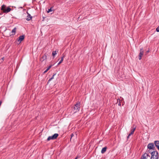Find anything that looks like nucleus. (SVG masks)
I'll return each instance as SVG.
<instances>
[{"instance_id": "nucleus-18", "label": "nucleus", "mask_w": 159, "mask_h": 159, "mask_svg": "<svg viewBox=\"0 0 159 159\" xmlns=\"http://www.w3.org/2000/svg\"><path fill=\"white\" fill-rule=\"evenodd\" d=\"M56 75V73H53V75L52 76V77L50 78V80H52V79H54V76L55 75Z\"/></svg>"}, {"instance_id": "nucleus-27", "label": "nucleus", "mask_w": 159, "mask_h": 159, "mask_svg": "<svg viewBox=\"0 0 159 159\" xmlns=\"http://www.w3.org/2000/svg\"><path fill=\"white\" fill-rule=\"evenodd\" d=\"M4 57H2L1 59L0 60H2L1 61H3L4 60Z\"/></svg>"}, {"instance_id": "nucleus-20", "label": "nucleus", "mask_w": 159, "mask_h": 159, "mask_svg": "<svg viewBox=\"0 0 159 159\" xmlns=\"http://www.w3.org/2000/svg\"><path fill=\"white\" fill-rule=\"evenodd\" d=\"M65 57V55L63 54L62 55V57H61V59L63 60L64 58Z\"/></svg>"}, {"instance_id": "nucleus-3", "label": "nucleus", "mask_w": 159, "mask_h": 159, "mask_svg": "<svg viewBox=\"0 0 159 159\" xmlns=\"http://www.w3.org/2000/svg\"><path fill=\"white\" fill-rule=\"evenodd\" d=\"M58 135H59L58 134H55L52 136H49L47 139V141H49L51 140L55 139L57 138Z\"/></svg>"}, {"instance_id": "nucleus-7", "label": "nucleus", "mask_w": 159, "mask_h": 159, "mask_svg": "<svg viewBox=\"0 0 159 159\" xmlns=\"http://www.w3.org/2000/svg\"><path fill=\"white\" fill-rule=\"evenodd\" d=\"M154 144L155 146L159 150V141L156 140L154 141Z\"/></svg>"}, {"instance_id": "nucleus-9", "label": "nucleus", "mask_w": 159, "mask_h": 159, "mask_svg": "<svg viewBox=\"0 0 159 159\" xmlns=\"http://www.w3.org/2000/svg\"><path fill=\"white\" fill-rule=\"evenodd\" d=\"M27 13L28 14V16H27V18L26 19V20L28 21L32 19V16H31L30 15V14H29L27 12Z\"/></svg>"}, {"instance_id": "nucleus-6", "label": "nucleus", "mask_w": 159, "mask_h": 159, "mask_svg": "<svg viewBox=\"0 0 159 159\" xmlns=\"http://www.w3.org/2000/svg\"><path fill=\"white\" fill-rule=\"evenodd\" d=\"M143 48H141L139 56V58L140 60L141 59L142 56L143 55Z\"/></svg>"}, {"instance_id": "nucleus-14", "label": "nucleus", "mask_w": 159, "mask_h": 159, "mask_svg": "<svg viewBox=\"0 0 159 159\" xmlns=\"http://www.w3.org/2000/svg\"><path fill=\"white\" fill-rule=\"evenodd\" d=\"M153 152V150L152 149H149L147 150L146 152L148 153L149 154V153H151V155L152 153V152Z\"/></svg>"}, {"instance_id": "nucleus-19", "label": "nucleus", "mask_w": 159, "mask_h": 159, "mask_svg": "<svg viewBox=\"0 0 159 159\" xmlns=\"http://www.w3.org/2000/svg\"><path fill=\"white\" fill-rule=\"evenodd\" d=\"M156 31L157 32H159V26L156 29Z\"/></svg>"}, {"instance_id": "nucleus-16", "label": "nucleus", "mask_w": 159, "mask_h": 159, "mask_svg": "<svg viewBox=\"0 0 159 159\" xmlns=\"http://www.w3.org/2000/svg\"><path fill=\"white\" fill-rule=\"evenodd\" d=\"M133 129H131L130 132H131L132 133L134 134V131H135V129L136 127H134V125L133 126Z\"/></svg>"}, {"instance_id": "nucleus-2", "label": "nucleus", "mask_w": 159, "mask_h": 159, "mask_svg": "<svg viewBox=\"0 0 159 159\" xmlns=\"http://www.w3.org/2000/svg\"><path fill=\"white\" fill-rule=\"evenodd\" d=\"M80 102H78L75 105L72 107L74 113H76L79 111L80 109Z\"/></svg>"}, {"instance_id": "nucleus-34", "label": "nucleus", "mask_w": 159, "mask_h": 159, "mask_svg": "<svg viewBox=\"0 0 159 159\" xmlns=\"http://www.w3.org/2000/svg\"><path fill=\"white\" fill-rule=\"evenodd\" d=\"M77 158H78V157H75V159H77Z\"/></svg>"}, {"instance_id": "nucleus-1", "label": "nucleus", "mask_w": 159, "mask_h": 159, "mask_svg": "<svg viewBox=\"0 0 159 159\" xmlns=\"http://www.w3.org/2000/svg\"><path fill=\"white\" fill-rule=\"evenodd\" d=\"M152 153L151 155V156L150 157L151 159H158L159 155L157 151L153 150Z\"/></svg>"}, {"instance_id": "nucleus-30", "label": "nucleus", "mask_w": 159, "mask_h": 159, "mask_svg": "<svg viewBox=\"0 0 159 159\" xmlns=\"http://www.w3.org/2000/svg\"><path fill=\"white\" fill-rule=\"evenodd\" d=\"M62 62L61 61H60L59 63H58V65L60 64Z\"/></svg>"}, {"instance_id": "nucleus-4", "label": "nucleus", "mask_w": 159, "mask_h": 159, "mask_svg": "<svg viewBox=\"0 0 159 159\" xmlns=\"http://www.w3.org/2000/svg\"><path fill=\"white\" fill-rule=\"evenodd\" d=\"M141 159H151L150 156L148 154V153L145 152L142 155Z\"/></svg>"}, {"instance_id": "nucleus-10", "label": "nucleus", "mask_w": 159, "mask_h": 159, "mask_svg": "<svg viewBox=\"0 0 159 159\" xmlns=\"http://www.w3.org/2000/svg\"><path fill=\"white\" fill-rule=\"evenodd\" d=\"M11 10V9L10 8L8 7L6 9H5V10H4L3 12L7 13L10 12Z\"/></svg>"}, {"instance_id": "nucleus-11", "label": "nucleus", "mask_w": 159, "mask_h": 159, "mask_svg": "<svg viewBox=\"0 0 159 159\" xmlns=\"http://www.w3.org/2000/svg\"><path fill=\"white\" fill-rule=\"evenodd\" d=\"M16 27L14 28L12 30L11 33H12L11 35H14L16 32Z\"/></svg>"}, {"instance_id": "nucleus-21", "label": "nucleus", "mask_w": 159, "mask_h": 159, "mask_svg": "<svg viewBox=\"0 0 159 159\" xmlns=\"http://www.w3.org/2000/svg\"><path fill=\"white\" fill-rule=\"evenodd\" d=\"M52 66V65H50L47 69L48 70Z\"/></svg>"}, {"instance_id": "nucleus-13", "label": "nucleus", "mask_w": 159, "mask_h": 159, "mask_svg": "<svg viewBox=\"0 0 159 159\" xmlns=\"http://www.w3.org/2000/svg\"><path fill=\"white\" fill-rule=\"evenodd\" d=\"M58 52V51H53L52 52V56L53 57V58L54 57L55 55L57 54V53Z\"/></svg>"}, {"instance_id": "nucleus-24", "label": "nucleus", "mask_w": 159, "mask_h": 159, "mask_svg": "<svg viewBox=\"0 0 159 159\" xmlns=\"http://www.w3.org/2000/svg\"><path fill=\"white\" fill-rule=\"evenodd\" d=\"M48 70L47 69L44 72H43V73H46L48 71Z\"/></svg>"}, {"instance_id": "nucleus-32", "label": "nucleus", "mask_w": 159, "mask_h": 159, "mask_svg": "<svg viewBox=\"0 0 159 159\" xmlns=\"http://www.w3.org/2000/svg\"><path fill=\"white\" fill-rule=\"evenodd\" d=\"M63 60L62 59H61L60 61H61L62 62L63 61Z\"/></svg>"}, {"instance_id": "nucleus-5", "label": "nucleus", "mask_w": 159, "mask_h": 159, "mask_svg": "<svg viewBox=\"0 0 159 159\" xmlns=\"http://www.w3.org/2000/svg\"><path fill=\"white\" fill-rule=\"evenodd\" d=\"M148 148V149H152L153 151L155 150V147L154 144L153 143H150L147 146Z\"/></svg>"}, {"instance_id": "nucleus-29", "label": "nucleus", "mask_w": 159, "mask_h": 159, "mask_svg": "<svg viewBox=\"0 0 159 159\" xmlns=\"http://www.w3.org/2000/svg\"><path fill=\"white\" fill-rule=\"evenodd\" d=\"M62 62L61 61H60L59 63H58V65L60 64Z\"/></svg>"}, {"instance_id": "nucleus-15", "label": "nucleus", "mask_w": 159, "mask_h": 159, "mask_svg": "<svg viewBox=\"0 0 159 159\" xmlns=\"http://www.w3.org/2000/svg\"><path fill=\"white\" fill-rule=\"evenodd\" d=\"M6 6L4 5H2L1 7V10L4 12V10L6 9Z\"/></svg>"}, {"instance_id": "nucleus-22", "label": "nucleus", "mask_w": 159, "mask_h": 159, "mask_svg": "<svg viewBox=\"0 0 159 159\" xmlns=\"http://www.w3.org/2000/svg\"><path fill=\"white\" fill-rule=\"evenodd\" d=\"M119 100V102L118 103V105L119 106H120L121 105V103H120V100L119 99H118V100H117L118 101Z\"/></svg>"}, {"instance_id": "nucleus-28", "label": "nucleus", "mask_w": 159, "mask_h": 159, "mask_svg": "<svg viewBox=\"0 0 159 159\" xmlns=\"http://www.w3.org/2000/svg\"><path fill=\"white\" fill-rule=\"evenodd\" d=\"M51 80H50V79L48 80V82H47V84H48L50 82V81H51Z\"/></svg>"}, {"instance_id": "nucleus-25", "label": "nucleus", "mask_w": 159, "mask_h": 159, "mask_svg": "<svg viewBox=\"0 0 159 159\" xmlns=\"http://www.w3.org/2000/svg\"><path fill=\"white\" fill-rule=\"evenodd\" d=\"M133 134V133H132L131 132H130L129 134V136H131L132 134Z\"/></svg>"}, {"instance_id": "nucleus-17", "label": "nucleus", "mask_w": 159, "mask_h": 159, "mask_svg": "<svg viewBox=\"0 0 159 159\" xmlns=\"http://www.w3.org/2000/svg\"><path fill=\"white\" fill-rule=\"evenodd\" d=\"M52 7H51L50 9H48V11H47L48 13H49L52 11L53 10L52 9Z\"/></svg>"}, {"instance_id": "nucleus-26", "label": "nucleus", "mask_w": 159, "mask_h": 159, "mask_svg": "<svg viewBox=\"0 0 159 159\" xmlns=\"http://www.w3.org/2000/svg\"><path fill=\"white\" fill-rule=\"evenodd\" d=\"M74 136V134H71L70 135L71 138L72 137Z\"/></svg>"}, {"instance_id": "nucleus-33", "label": "nucleus", "mask_w": 159, "mask_h": 159, "mask_svg": "<svg viewBox=\"0 0 159 159\" xmlns=\"http://www.w3.org/2000/svg\"><path fill=\"white\" fill-rule=\"evenodd\" d=\"M129 135L127 136V139H128L129 138Z\"/></svg>"}, {"instance_id": "nucleus-12", "label": "nucleus", "mask_w": 159, "mask_h": 159, "mask_svg": "<svg viewBox=\"0 0 159 159\" xmlns=\"http://www.w3.org/2000/svg\"><path fill=\"white\" fill-rule=\"evenodd\" d=\"M107 149V147H104L102 148V150H101V153L102 154L104 153L106 151Z\"/></svg>"}, {"instance_id": "nucleus-31", "label": "nucleus", "mask_w": 159, "mask_h": 159, "mask_svg": "<svg viewBox=\"0 0 159 159\" xmlns=\"http://www.w3.org/2000/svg\"><path fill=\"white\" fill-rule=\"evenodd\" d=\"M149 52V50H148V51H147L146 52V54H147V53Z\"/></svg>"}, {"instance_id": "nucleus-23", "label": "nucleus", "mask_w": 159, "mask_h": 159, "mask_svg": "<svg viewBox=\"0 0 159 159\" xmlns=\"http://www.w3.org/2000/svg\"><path fill=\"white\" fill-rule=\"evenodd\" d=\"M46 57H47V56L46 55H44V56H43L42 57V58L44 59H45L46 58Z\"/></svg>"}, {"instance_id": "nucleus-8", "label": "nucleus", "mask_w": 159, "mask_h": 159, "mask_svg": "<svg viewBox=\"0 0 159 159\" xmlns=\"http://www.w3.org/2000/svg\"><path fill=\"white\" fill-rule=\"evenodd\" d=\"M25 38V35H22L21 36H20L19 37V39L18 40V41H20V42H21L22 41H23Z\"/></svg>"}]
</instances>
